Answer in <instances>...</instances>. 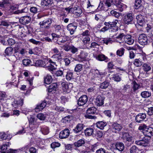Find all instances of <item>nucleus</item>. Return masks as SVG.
I'll list each match as a JSON object with an SVG mask.
<instances>
[{
    "instance_id": "f257e3e1",
    "label": "nucleus",
    "mask_w": 153,
    "mask_h": 153,
    "mask_svg": "<svg viewBox=\"0 0 153 153\" xmlns=\"http://www.w3.org/2000/svg\"><path fill=\"white\" fill-rule=\"evenodd\" d=\"M97 111L96 108L94 107H90L86 111V114L85 115V117L91 119H95L96 118L95 116L92 115L95 114Z\"/></svg>"
},
{
    "instance_id": "f03ea898",
    "label": "nucleus",
    "mask_w": 153,
    "mask_h": 153,
    "mask_svg": "<svg viewBox=\"0 0 153 153\" xmlns=\"http://www.w3.org/2000/svg\"><path fill=\"white\" fill-rule=\"evenodd\" d=\"M92 76L95 79L99 81H102V79L105 76V74L104 73L100 72L97 69L93 71Z\"/></svg>"
},
{
    "instance_id": "7ed1b4c3",
    "label": "nucleus",
    "mask_w": 153,
    "mask_h": 153,
    "mask_svg": "<svg viewBox=\"0 0 153 153\" xmlns=\"http://www.w3.org/2000/svg\"><path fill=\"white\" fill-rule=\"evenodd\" d=\"M61 84L63 92L65 93H69L73 87V84L71 83H66L63 82Z\"/></svg>"
},
{
    "instance_id": "20e7f679",
    "label": "nucleus",
    "mask_w": 153,
    "mask_h": 153,
    "mask_svg": "<svg viewBox=\"0 0 153 153\" xmlns=\"http://www.w3.org/2000/svg\"><path fill=\"white\" fill-rule=\"evenodd\" d=\"M138 40L140 44L142 45H146L148 43L147 37L144 34H140L139 35Z\"/></svg>"
},
{
    "instance_id": "39448f33",
    "label": "nucleus",
    "mask_w": 153,
    "mask_h": 153,
    "mask_svg": "<svg viewBox=\"0 0 153 153\" xmlns=\"http://www.w3.org/2000/svg\"><path fill=\"white\" fill-rule=\"evenodd\" d=\"M133 19L132 14L131 13H127L124 16L123 19V23L127 25L131 24Z\"/></svg>"
},
{
    "instance_id": "423d86ee",
    "label": "nucleus",
    "mask_w": 153,
    "mask_h": 153,
    "mask_svg": "<svg viewBox=\"0 0 153 153\" xmlns=\"http://www.w3.org/2000/svg\"><path fill=\"white\" fill-rule=\"evenodd\" d=\"M149 142L148 139L145 137L141 140H136L135 141V143L138 145L146 146L148 145Z\"/></svg>"
},
{
    "instance_id": "0eeeda50",
    "label": "nucleus",
    "mask_w": 153,
    "mask_h": 153,
    "mask_svg": "<svg viewBox=\"0 0 153 153\" xmlns=\"http://www.w3.org/2000/svg\"><path fill=\"white\" fill-rule=\"evenodd\" d=\"M88 98L87 96L83 95L79 97L78 99L77 104L79 106L84 105L87 102Z\"/></svg>"
},
{
    "instance_id": "6e6552de",
    "label": "nucleus",
    "mask_w": 153,
    "mask_h": 153,
    "mask_svg": "<svg viewBox=\"0 0 153 153\" xmlns=\"http://www.w3.org/2000/svg\"><path fill=\"white\" fill-rule=\"evenodd\" d=\"M22 24L25 25L28 24L31 21L30 17L28 16H25L21 17L19 20Z\"/></svg>"
},
{
    "instance_id": "1a4fd4ad",
    "label": "nucleus",
    "mask_w": 153,
    "mask_h": 153,
    "mask_svg": "<svg viewBox=\"0 0 153 153\" xmlns=\"http://www.w3.org/2000/svg\"><path fill=\"white\" fill-rule=\"evenodd\" d=\"M70 134L69 130L65 128L61 131L59 134V137L61 139L66 138L68 137Z\"/></svg>"
},
{
    "instance_id": "9d476101",
    "label": "nucleus",
    "mask_w": 153,
    "mask_h": 153,
    "mask_svg": "<svg viewBox=\"0 0 153 153\" xmlns=\"http://www.w3.org/2000/svg\"><path fill=\"white\" fill-rule=\"evenodd\" d=\"M137 22L138 25L141 26H143L145 25V22L143 16L142 15H138L136 17Z\"/></svg>"
},
{
    "instance_id": "9b49d317",
    "label": "nucleus",
    "mask_w": 153,
    "mask_h": 153,
    "mask_svg": "<svg viewBox=\"0 0 153 153\" xmlns=\"http://www.w3.org/2000/svg\"><path fill=\"white\" fill-rule=\"evenodd\" d=\"M104 97L101 95H98L96 98L95 102L98 106H100L104 104Z\"/></svg>"
},
{
    "instance_id": "f8f14e48",
    "label": "nucleus",
    "mask_w": 153,
    "mask_h": 153,
    "mask_svg": "<svg viewBox=\"0 0 153 153\" xmlns=\"http://www.w3.org/2000/svg\"><path fill=\"white\" fill-rule=\"evenodd\" d=\"M134 8L136 9L139 10L140 11H141L143 9V3L141 0H136Z\"/></svg>"
},
{
    "instance_id": "ddd939ff",
    "label": "nucleus",
    "mask_w": 153,
    "mask_h": 153,
    "mask_svg": "<svg viewBox=\"0 0 153 153\" xmlns=\"http://www.w3.org/2000/svg\"><path fill=\"white\" fill-rule=\"evenodd\" d=\"M122 138L123 140L128 142L134 141L133 137L129 135L128 133L126 132L123 133Z\"/></svg>"
},
{
    "instance_id": "4468645a",
    "label": "nucleus",
    "mask_w": 153,
    "mask_h": 153,
    "mask_svg": "<svg viewBox=\"0 0 153 153\" xmlns=\"http://www.w3.org/2000/svg\"><path fill=\"white\" fill-rule=\"evenodd\" d=\"M52 22L49 19H47L40 22V26L42 28H47L49 27Z\"/></svg>"
},
{
    "instance_id": "2eb2a0df",
    "label": "nucleus",
    "mask_w": 153,
    "mask_h": 153,
    "mask_svg": "<svg viewBox=\"0 0 153 153\" xmlns=\"http://www.w3.org/2000/svg\"><path fill=\"white\" fill-rule=\"evenodd\" d=\"M146 115L144 113H140L137 114L135 117V121L138 123H140L143 121L146 118Z\"/></svg>"
},
{
    "instance_id": "dca6fc26",
    "label": "nucleus",
    "mask_w": 153,
    "mask_h": 153,
    "mask_svg": "<svg viewBox=\"0 0 153 153\" xmlns=\"http://www.w3.org/2000/svg\"><path fill=\"white\" fill-rule=\"evenodd\" d=\"M77 27L73 23L69 24L67 26V30L70 31L71 34L72 35L75 31Z\"/></svg>"
},
{
    "instance_id": "f3484780",
    "label": "nucleus",
    "mask_w": 153,
    "mask_h": 153,
    "mask_svg": "<svg viewBox=\"0 0 153 153\" xmlns=\"http://www.w3.org/2000/svg\"><path fill=\"white\" fill-rule=\"evenodd\" d=\"M23 104V100L21 99L20 100H14L12 103V106L15 108H17L22 106Z\"/></svg>"
},
{
    "instance_id": "a211bd4d",
    "label": "nucleus",
    "mask_w": 153,
    "mask_h": 153,
    "mask_svg": "<svg viewBox=\"0 0 153 153\" xmlns=\"http://www.w3.org/2000/svg\"><path fill=\"white\" fill-rule=\"evenodd\" d=\"M124 41L125 43L128 45L132 44L134 42V39H132L131 36L129 35H127L125 36Z\"/></svg>"
},
{
    "instance_id": "6ab92c4d",
    "label": "nucleus",
    "mask_w": 153,
    "mask_h": 153,
    "mask_svg": "<svg viewBox=\"0 0 153 153\" xmlns=\"http://www.w3.org/2000/svg\"><path fill=\"white\" fill-rule=\"evenodd\" d=\"M46 105V102L44 101L40 104L37 105L36 107L35 108V111L37 112L42 110L45 107Z\"/></svg>"
},
{
    "instance_id": "aec40b11",
    "label": "nucleus",
    "mask_w": 153,
    "mask_h": 153,
    "mask_svg": "<svg viewBox=\"0 0 153 153\" xmlns=\"http://www.w3.org/2000/svg\"><path fill=\"white\" fill-rule=\"evenodd\" d=\"M9 142L3 145L1 148L0 149V153H8V150L7 147L9 146L10 143Z\"/></svg>"
},
{
    "instance_id": "412c9836",
    "label": "nucleus",
    "mask_w": 153,
    "mask_h": 153,
    "mask_svg": "<svg viewBox=\"0 0 153 153\" xmlns=\"http://www.w3.org/2000/svg\"><path fill=\"white\" fill-rule=\"evenodd\" d=\"M115 149L119 151H123L124 149V145L122 142H117L115 145Z\"/></svg>"
},
{
    "instance_id": "4be33fe9",
    "label": "nucleus",
    "mask_w": 153,
    "mask_h": 153,
    "mask_svg": "<svg viewBox=\"0 0 153 153\" xmlns=\"http://www.w3.org/2000/svg\"><path fill=\"white\" fill-rule=\"evenodd\" d=\"M144 134L146 136L150 137L153 135V128L149 127L143 131Z\"/></svg>"
},
{
    "instance_id": "5701e85b",
    "label": "nucleus",
    "mask_w": 153,
    "mask_h": 153,
    "mask_svg": "<svg viewBox=\"0 0 153 153\" xmlns=\"http://www.w3.org/2000/svg\"><path fill=\"white\" fill-rule=\"evenodd\" d=\"M73 11H76L75 12V14L77 16H79L82 13L81 10L79 7H74L69 9V12Z\"/></svg>"
},
{
    "instance_id": "b1692460",
    "label": "nucleus",
    "mask_w": 153,
    "mask_h": 153,
    "mask_svg": "<svg viewBox=\"0 0 153 153\" xmlns=\"http://www.w3.org/2000/svg\"><path fill=\"white\" fill-rule=\"evenodd\" d=\"M34 65L36 66H40L43 67H46L45 62L42 60L39 59L34 61Z\"/></svg>"
},
{
    "instance_id": "393cba45",
    "label": "nucleus",
    "mask_w": 153,
    "mask_h": 153,
    "mask_svg": "<svg viewBox=\"0 0 153 153\" xmlns=\"http://www.w3.org/2000/svg\"><path fill=\"white\" fill-rule=\"evenodd\" d=\"M112 127L115 132L120 131L122 128V127L121 125L117 123H114L112 125Z\"/></svg>"
},
{
    "instance_id": "a878e982",
    "label": "nucleus",
    "mask_w": 153,
    "mask_h": 153,
    "mask_svg": "<svg viewBox=\"0 0 153 153\" xmlns=\"http://www.w3.org/2000/svg\"><path fill=\"white\" fill-rule=\"evenodd\" d=\"M118 22V21L117 19H115L112 22H109L111 28L112 29L113 28H114H114L113 29L114 30V29L115 31L118 30V27L117 26V25Z\"/></svg>"
},
{
    "instance_id": "bb28decb",
    "label": "nucleus",
    "mask_w": 153,
    "mask_h": 153,
    "mask_svg": "<svg viewBox=\"0 0 153 153\" xmlns=\"http://www.w3.org/2000/svg\"><path fill=\"white\" fill-rule=\"evenodd\" d=\"M29 127L30 131V132L31 134L34 133L36 131V129L38 127L37 124H29Z\"/></svg>"
},
{
    "instance_id": "cd10ccee",
    "label": "nucleus",
    "mask_w": 153,
    "mask_h": 153,
    "mask_svg": "<svg viewBox=\"0 0 153 153\" xmlns=\"http://www.w3.org/2000/svg\"><path fill=\"white\" fill-rule=\"evenodd\" d=\"M111 76L112 77L111 78L114 81L116 82H119L121 81V76L118 74H113L111 75Z\"/></svg>"
},
{
    "instance_id": "c85d7f7f",
    "label": "nucleus",
    "mask_w": 153,
    "mask_h": 153,
    "mask_svg": "<svg viewBox=\"0 0 153 153\" xmlns=\"http://www.w3.org/2000/svg\"><path fill=\"white\" fill-rule=\"evenodd\" d=\"M83 125L81 123L78 124L76 128L74 129V131L76 133H77L81 131L83 128Z\"/></svg>"
},
{
    "instance_id": "c756f323",
    "label": "nucleus",
    "mask_w": 153,
    "mask_h": 153,
    "mask_svg": "<svg viewBox=\"0 0 153 153\" xmlns=\"http://www.w3.org/2000/svg\"><path fill=\"white\" fill-rule=\"evenodd\" d=\"M57 84L56 83H53L50 85L48 88V91L49 92H53L56 90L57 88Z\"/></svg>"
},
{
    "instance_id": "7c9ffc66",
    "label": "nucleus",
    "mask_w": 153,
    "mask_h": 153,
    "mask_svg": "<svg viewBox=\"0 0 153 153\" xmlns=\"http://www.w3.org/2000/svg\"><path fill=\"white\" fill-rule=\"evenodd\" d=\"M106 124L107 123L106 122L102 121L98 122L96 124L97 127L100 129H103L104 128L106 125Z\"/></svg>"
},
{
    "instance_id": "2f4dec72",
    "label": "nucleus",
    "mask_w": 153,
    "mask_h": 153,
    "mask_svg": "<svg viewBox=\"0 0 153 153\" xmlns=\"http://www.w3.org/2000/svg\"><path fill=\"white\" fill-rule=\"evenodd\" d=\"M51 59L55 61H59L62 59L61 53L53 54L51 57Z\"/></svg>"
},
{
    "instance_id": "473e14b6",
    "label": "nucleus",
    "mask_w": 153,
    "mask_h": 153,
    "mask_svg": "<svg viewBox=\"0 0 153 153\" xmlns=\"http://www.w3.org/2000/svg\"><path fill=\"white\" fill-rule=\"evenodd\" d=\"M53 79L51 75L48 74L45 78V82L47 84H49L52 82Z\"/></svg>"
},
{
    "instance_id": "72a5a7b5",
    "label": "nucleus",
    "mask_w": 153,
    "mask_h": 153,
    "mask_svg": "<svg viewBox=\"0 0 153 153\" xmlns=\"http://www.w3.org/2000/svg\"><path fill=\"white\" fill-rule=\"evenodd\" d=\"M93 129L90 128H86L85 131V134L86 136H91L93 134Z\"/></svg>"
},
{
    "instance_id": "f704fd0d",
    "label": "nucleus",
    "mask_w": 153,
    "mask_h": 153,
    "mask_svg": "<svg viewBox=\"0 0 153 153\" xmlns=\"http://www.w3.org/2000/svg\"><path fill=\"white\" fill-rule=\"evenodd\" d=\"M117 8L119 11L122 12L126 8V5L121 2L118 3L117 5Z\"/></svg>"
},
{
    "instance_id": "c9c22d12",
    "label": "nucleus",
    "mask_w": 153,
    "mask_h": 153,
    "mask_svg": "<svg viewBox=\"0 0 153 153\" xmlns=\"http://www.w3.org/2000/svg\"><path fill=\"white\" fill-rule=\"evenodd\" d=\"M141 95L143 98H148L151 96V93L149 91H143L141 92Z\"/></svg>"
},
{
    "instance_id": "e433bc0d",
    "label": "nucleus",
    "mask_w": 153,
    "mask_h": 153,
    "mask_svg": "<svg viewBox=\"0 0 153 153\" xmlns=\"http://www.w3.org/2000/svg\"><path fill=\"white\" fill-rule=\"evenodd\" d=\"M53 3V0H43L41 2L42 5L44 6H47L50 4H51Z\"/></svg>"
},
{
    "instance_id": "4c0bfd02",
    "label": "nucleus",
    "mask_w": 153,
    "mask_h": 153,
    "mask_svg": "<svg viewBox=\"0 0 153 153\" xmlns=\"http://www.w3.org/2000/svg\"><path fill=\"white\" fill-rule=\"evenodd\" d=\"M96 59L100 61H102L106 60V61H107V59H108V58L105 56L103 54H100L98 55L96 57Z\"/></svg>"
},
{
    "instance_id": "58836bf2",
    "label": "nucleus",
    "mask_w": 153,
    "mask_h": 153,
    "mask_svg": "<svg viewBox=\"0 0 153 153\" xmlns=\"http://www.w3.org/2000/svg\"><path fill=\"white\" fill-rule=\"evenodd\" d=\"M102 43L105 44L107 45L109 44H111L112 42V41L111 38H104L101 41H100Z\"/></svg>"
},
{
    "instance_id": "ea45409f",
    "label": "nucleus",
    "mask_w": 153,
    "mask_h": 153,
    "mask_svg": "<svg viewBox=\"0 0 153 153\" xmlns=\"http://www.w3.org/2000/svg\"><path fill=\"white\" fill-rule=\"evenodd\" d=\"M85 143V141L83 139H80L78 140L77 142L74 143L75 146L79 147L82 146Z\"/></svg>"
},
{
    "instance_id": "a19ab883",
    "label": "nucleus",
    "mask_w": 153,
    "mask_h": 153,
    "mask_svg": "<svg viewBox=\"0 0 153 153\" xmlns=\"http://www.w3.org/2000/svg\"><path fill=\"white\" fill-rule=\"evenodd\" d=\"M13 50V48L11 47H8L5 49V53L7 55H10L12 53Z\"/></svg>"
},
{
    "instance_id": "79ce46f5",
    "label": "nucleus",
    "mask_w": 153,
    "mask_h": 153,
    "mask_svg": "<svg viewBox=\"0 0 153 153\" xmlns=\"http://www.w3.org/2000/svg\"><path fill=\"white\" fill-rule=\"evenodd\" d=\"M115 0H106L105 4L108 7H110L116 3Z\"/></svg>"
},
{
    "instance_id": "37998d69",
    "label": "nucleus",
    "mask_w": 153,
    "mask_h": 153,
    "mask_svg": "<svg viewBox=\"0 0 153 153\" xmlns=\"http://www.w3.org/2000/svg\"><path fill=\"white\" fill-rule=\"evenodd\" d=\"M88 56V53L85 51H81L80 55L79 56V57L83 59H84L86 58Z\"/></svg>"
},
{
    "instance_id": "c03bdc74",
    "label": "nucleus",
    "mask_w": 153,
    "mask_h": 153,
    "mask_svg": "<svg viewBox=\"0 0 153 153\" xmlns=\"http://www.w3.org/2000/svg\"><path fill=\"white\" fill-rule=\"evenodd\" d=\"M143 69L146 72H148L151 69V67L149 65L144 63L142 66Z\"/></svg>"
},
{
    "instance_id": "a18cd8bd",
    "label": "nucleus",
    "mask_w": 153,
    "mask_h": 153,
    "mask_svg": "<svg viewBox=\"0 0 153 153\" xmlns=\"http://www.w3.org/2000/svg\"><path fill=\"white\" fill-rule=\"evenodd\" d=\"M109 85V82L108 81H105L100 84V87L102 89H105L108 87Z\"/></svg>"
},
{
    "instance_id": "49530a36",
    "label": "nucleus",
    "mask_w": 153,
    "mask_h": 153,
    "mask_svg": "<svg viewBox=\"0 0 153 153\" xmlns=\"http://www.w3.org/2000/svg\"><path fill=\"white\" fill-rule=\"evenodd\" d=\"M31 61L28 59H25L22 61V64L25 66H29L30 65Z\"/></svg>"
},
{
    "instance_id": "de8ad7c7",
    "label": "nucleus",
    "mask_w": 153,
    "mask_h": 153,
    "mask_svg": "<svg viewBox=\"0 0 153 153\" xmlns=\"http://www.w3.org/2000/svg\"><path fill=\"white\" fill-rule=\"evenodd\" d=\"M138 149L135 146H133L130 149V153H137Z\"/></svg>"
},
{
    "instance_id": "09e8293b",
    "label": "nucleus",
    "mask_w": 153,
    "mask_h": 153,
    "mask_svg": "<svg viewBox=\"0 0 153 153\" xmlns=\"http://www.w3.org/2000/svg\"><path fill=\"white\" fill-rule=\"evenodd\" d=\"M41 130L42 134L44 135L47 134L49 132V129L46 126L43 127L42 128Z\"/></svg>"
},
{
    "instance_id": "8fccbe9b",
    "label": "nucleus",
    "mask_w": 153,
    "mask_h": 153,
    "mask_svg": "<svg viewBox=\"0 0 153 153\" xmlns=\"http://www.w3.org/2000/svg\"><path fill=\"white\" fill-rule=\"evenodd\" d=\"M125 49L123 48H121L117 51V54L119 56H122L124 53Z\"/></svg>"
},
{
    "instance_id": "3c124183",
    "label": "nucleus",
    "mask_w": 153,
    "mask_h": 153,
    "mask_svg": "<svg viewBox=\"0 0 153 153\" xmlns=\"http://www.w3.org/2000/svg\"><path fill=\"white\" fill-rule=\"evenodd\" d=\"M134 64L136 67H140L142 64V62L139 59H136L134 60Z\"/></svg>"
},
{
    "instance_id": "603ef678",
    "label": "nucleus",
    "mask_w": 153,
    "mask_h": 153,
    "mask_svg": "<svg viewBox=\"0 0 153 153\" xmlns=\"http://www.w3.org/2000/svg\"><path fill=\"white\" fill-rule=\"evenodd\" d=\"M82 70V66L80 64L77 65L75 68V71L76 72H79Z\"/></svg>"
},
{
    "instance_id": "864d4df0",
    "label": "nucleus",
    "mask_w": 153,
    "mask_h": 153,
    "mask_svg": "<svg viewBox=\"0 0 153 153\" xmlns=\"http://www.w3.org/2000/svg\"><path fill=\"white\" fill-rule=\"evenodd\" d=\"M66 78L68 80H70L73 78V73L71 72H68L66 75Z\"/></svg>"
},
{
    "instance_id": "5fc2aeb1",
    "label": "nucleus",
    "mask_w": 153,
    "mask_h": 153,
    "mask_svg": "<svg viewBox=\"0 0 153 153\" xmlns=\"http://www.w3.org/2000/svg\"><path fill=\"white\" fill-rule=\"evenodd\" d=\"M90 41V38L89 36H85L83 38L82 40L83 43L84 45L89 43Z\"/></svg>"
},
{
    "instance_id": "6e6d98bb",
    "label": "nucleus",
    "mask_w": 153,
    "mask_h": 153,
    "mask_svg": "<svg viewBox=\"0 0 153 153\" xmlns=\"http://www.w3.org/2000/svg\"><path fill=\"white\" fill-rule=\"evenodd\" d=\"M133 88L134 91L137 90L140 86L139 85L137 84L134 81L133 83Z\"/></svg>"
},
{
    "instance_id": "4d7b16f0",
    "label": "nucleus",
    "mask_w": 153,
    "mask_h": 153,
    "mask_svg": "<svg viewBox=\"0 0 153 153\" xmlns=\"http://www.w3.org/2000/svg\"><path fill=\"white\" fill-rule=\"evenodd\" d=\"M28 10V8L25 7L23 9L21 10H18L15 12V14H18L20 13H26Z\"/></svg>"
},
{
    "instance_id": "13d9d810",
    "label": "nucleus",
    "mask_w": 153,
    "mask_h": 153,
    "mask_svg": "<svg viewBox=\"0 0 153 153\" xmlns=\"http://www.w3.org/2000/svg\"><path fill=\"white\" fill-rule=\"evenodd\" d=\"M37 117L40 120H43L45 118V114L41 113L38 114Z\"/></svg>"
},
{
    "instance_id": "bf43d9fd",
    "label": "nucleus",
    "mask_w": 153,
    "mask_h": 153,
    "mask_svg": "<svg viewBox=\"0 0 153 153\" xmlns=\"http://www.w3.org/2000/svg\"><path fill=\"white\" fill-rule=\"evenodd\" d=\"M111 14L113 16H114L116 18H118L120 16L119 13L114 10L111 11Z\"/></svg>"
},
{
    "instance_id": "052dcab7",
    "label": "nucleus",
    "mask_w": 153,
    "mask_h": 153,
    "mask_svg": "<svg viewBox=\"0 0 153 153\" xmlns=\"http://www.w3.org/2000/svg\"><path fill=\"white\" fill-rule=\"evenodd\" d=\"M7 41L9 45H12L16 43V41L15 40L12 38L9 39L7 40Z\"/></svg>"
},
{
    "instance_id": "680f3d73",
    "label": "nucleus",
    "mask_w": 153,
    "mask_h": 153,
    "mask_svg": "<svg viewBox=\"0 0 153 153\" xmlns=\"http://www.w3.org/2000/svg\"><path fill=\"white\" fill-rule=\"evenodd\" d=\"M38 8L36 7H32L30 8V10L31 13L36 14L38 12Z\"/></svg>"
},
{
    "instance_id": "e2e57ef3",
    "label": "nucleus",
    "mask_w": 153,
    "mask_h": 153,
    "mask_svg": "<svg viewBox=\"0 0 153 153\" xmlns=\"http://www.w3.org/2000/svg\"><path fill=\"white\" fill-rule=\"evenodd\" d=\"M29 41L33 44L36 45H39L41 43V42L40 41H37L33 39H30Z\"/></svg>"
},
{
    "instance_id": "0e129e2a",
    "label": "nucleus",
    "mask_w": 153,
    "mask_h": 153,
    "mask_svg": "<svg viewBox=\"0 0 153 153\" xmlns=\"http://www.w3.org/2000/svg\"><path fill=\"white\" fill-rule=\"evenodd\" d=\"M51 147L53 149L59 147L60 146V144L58 142H53L51 144Z\"/></svg>"
},
{
    "instance_id": "69168bd1",
    "label": "nucleus",
    "mask_w": 153,
    "mask_h": 153,
    "mask_svg": "<svg viewBox=\"0 0 153 153\" xmlns=\"http://www.w3.org/2000/svg\"><path fill=\"white\" fill-rule=\"evenodd\" d=\"M5 38V36H2L0 35V42L5 45H6Z\"/></svg>"
},
{
    "instance_id": "338daca9",
    "label": "nucleus",
    "mask_w": 153,
    "mask_h": 153,
    "mask_svg": "<svg viewBox=\"0 0 153 153\" xmlns=\"http://www.w3.org/2000/svg\"><path fill=\"white\" fill-rule=\"evenodd\" d=\"M53 27L56 32H59L61 29V26L60 25H55Z\"/></svg>"
},
{
    "instance_id": "774afa93",
    "label": "nucleus",
    "mask_w": 153,
    "mask_h": 153,
    "mask_svg": "<svg viewBox=\"0 0 153 153\" xmlns=\"http://www.w3.org/2000/svg\"><path fill=\"white\" fill-rule=\"evenodd\" d=\"M48 70L50 71H53L55 70L56 68L53 65L51 64H50L49 65L47 66Z\"/></svg>"
}]
</instances>
